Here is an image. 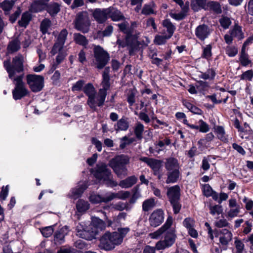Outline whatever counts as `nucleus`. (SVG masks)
I'll use <instances>...</instances> for the list:
<instances>
[{"instance_id": "obj_1", "label": "nucleus", "mask_w": 253, "mask_h": 253, "mask_svg": "<svg viewBox=\"0 0 253 253\" xmlns=\"http://www.w3.org/2000/svg\"><path fill=\"white\" fill-rule=\"evenodd\" d=\"M129 230L128 228H121L113 233H105L100 239V247L106 251L114 249L123 242Z\"/></svg>"}, {"instance_id": "obj_2", "label": "nucleus", "mask_w": 253, "mask_h": 253, "mask_svg": "<svg viewBox=\"0 0 253 253\" xmlns=\"http://www.w3.org/2000/svg\"><path fill=\"white\" fill-rule=\"evenodd\" d=\"M91 226L89 228H91V231H89L87 227L83 228L82 225L77 226V235L82 238L91 240L95 238L99 230H102L105 228V224L103 220L97 217H93L92 218Z\"/></svg>"}, {"instance_id": "obj_3", "label": "nucleus", "mask_w": 253, "mask_h": 253, "mask_svg": "<svg viewBox=\"0 0 253 253\" xmlns=\"http://www.w3.org/2000/svg\"><path fill=\"white\" fill-rule=\"evenodd\" d=\"M91 173L98 182L104 183L110 187H114L118 185L117 182L113 180L110 170L103 163H98L96 167L92 169Z\"/></svg>"}, {"instance_id": "obj_4", "label": "nucleus", "mask_w": 253, "mask_h": 253, "mask_svg": "<svg viewBox=\"0 0 253 253\" xmlns=\"http://www.w3.org/2000/svg\"><path fill=\"white\" fill-rule=\"evenodd\" d=\"M129 162L128 157L125 155H120L111 160L109 165L119 177L123 178L127 175V169L126 165Z\"/></svg>"}, {"instance_id": "obj_5", "label": "nucleus", "mask_w": 253, "mask_h": 253, "mask_svg": "<svg viewBox=\"0 0 253 253\" xmlns=\"http://www.w3.org/2000/svg\"><path fill=\"white\" fill-rule=\"evenodd\" d=\"M176 238L175 231L174 228L170 227L166 231L164 240L158 242L155 248L158 250H161L169 248L174 243Z\"/></svg>"}, {"instance_id": "obj_6", "label": "nucleus", "mask_w": 253, "mask_h": 253, "mask_svg": "<svg viewBox=\"0 0 253 253\" xmlns=\"http://www.w3.org/2000/svg\"><path fill=\"white\" fill-rule=\"evenodd\" d=\"M94 54L95 64L99 69L103 68L109 60V55L101 46H95Z\"/></svg>"}, {"instance_id": "obj_7", "label": "nucleus", "mask_w": 253, "mask_h": 253, "mask_svg": "<svg viewBox=\"0 0 253 253\" xmlns=\"http://www.w3.org/2000/svg\"><path fill=\"white\" fill-rule=\"evenodd\" d=\"M27 83L33 92H39L43 87L44 78L36 75H29L27 77Z\"/></svg>"}, {"instance_id": "obj_8", "label": "nucleus", "mask_w": 253, "mask_h": 253, "mask_svg": "<svg viewBox=\"0 0 253 253\" xmlns=\"http://www.w3.org/2000/svg\"><path fill=\"white\" fill-rule=\"evenodd\" d=\"M89 25V20L86 12H83L78 15L75 22V27L77 30L86 33L88 30Z\"/></svg>"}, {"instance_id": "obj_9", "label": "nucleus", "mask_w": 253, "mask_h": 253, "mask_svg": "<svg viewBox=\"0 0 253 253\" xmlns=\"http://www.w3.org/2000/svg\"><path fill=\"white\" fill-rule=\"evenodd\" d=\"M164 213L161 210L154 211L150 216L149 221L151 226L157 227L159 226L164 221Z\"/></svg>"}, {"instance_id": "obj_10", "label": "nucleus", "mask_w": 253, "mask_h": 253, "mask_svg": "<svg viewBox=\"0 0 253 253\" xmlns=\"http://www.w3.org/2000/svg\"><path fill=\"white\" fill-rule=\"evenodd\" d=\"M88 186V183L86 182H80L77 186L71 189L69 193L68 196L74 200L77 199L81 197L84 191L87 188Z\"/></svg>"}, {"instance_id": "obj_11", "label": "nucleus", "mask_w": 253, "mask_h": 253, "mask_svg": "<svg viewBox=\"0 0 253 253\" xmlns=\"http://www.w3.org/2000/svg\"><path fill=\"white\" fill-rule=\"evenodd\" d=\"M4 67L8 73L9 78L13 82L16 81V76L15 74L16 70V60L15 57H13L12 61L8 59L4 62Z\"/></svg>"}, {"instance_id": "obj_12", "label": "nucleus", "mask_w": 253, "mask_h": 253, "mask_svg": "<svg viewBox=\"0 0 253 253\" xmlns=\"http://www.w3.org/2000/svg\"><path fill=\"white\" fill-rule=\"evenodd\" d=\"M106 94L107 93L105 92L104 89H99L98 93L97 94L96 92L95 95L93 96L94 99L93 104L90 105L89 103H87V104L91 108L93 109H95L97 106H102L105 101Z\"/></svg>"}, {"instance_id": "obj_13", "label": "nucleus", "mask_w": 253, "mask_h": 253, "mask_svg": "<svg viewBox=\"0 0 253 253\" xmlns=\"http://www.w3.org/2000/svg\"><path fill=\"white\" fill-rule=\"evenodd\" d=\"M172 224V219L171 217H169L165 224L158 230L150 233L149 236L151 238L154 239L159 238L164 233L166 232L171 226Z\"/></svg>"}, {"instance_id": "obj_14", "label": "nucleus", "mask_w": 253, "mask_h": 253, "mask_svg": "<svg viewBox=\"0 0 253 253\" xmlns=\"http://www.w3.org/2000/svg\"><path fill=\"white\" fill-rule=\"evenodd\" d=\"M23 76L22 74L17 77V99L21 98L28 93V91L22 81Z\"/></svg>"}, {"instance_id": "obj_15", "label": "nucleus", "mask_w": 253, "mask_h": 253, "mask_svg": "<svg viewBox=\"0 0 253 253\" xmlns=\"http://www.w3.org/2000/svg\"><path fill=\"white\" fill-rule=\"evenodd\" d=\"M130 39L131 37L128 35H127L125 42H122L119 39L117 41V43L119 45V46L122 47L128 46L129 48V53L130 54H132L135 50H137L139 44L138 41L136 40H134L131 43H130L129 42Z\"/></svg>"}, {"instance_id": "obj_16", "label": "nucleus", "mask_w": 253, "mask_h": 253, "mask_svg": "<svg viewBox=\"0 0 253 253\" xmlns=\"http://www.w3.org/2000/svg\"><path fill=\"white\" fill-rule=\"evenodd\" d=\"M140 160L147 163L153 169L155 175L158 174V171L162 167V163L160 161L147 157L142 158Z\"/></svg>"}, {"instance_id": "obj_17", "label": "nucleus", "mask_w": 253, "mask_h": 253, "mask_svg": "<svg viewBox=\"0 0 253 253\" xmlns=\"http://www.w3.org/2000/svg\"><path fill=\"white\" fill-rule=\"evenodd\" d=\"M167 194L170 202L178 201L180 197V188L177 185L170 187L168 189Z\"/></svg>"}, {"instance_id": "obj_18", "label": "nucleus", "mask_w": 253, "mask_h": 253, "mask_svg": "<svg viewBox=\"0 0 253 253\" xmlns=\"http://www.w3.org/2000/svg\"><path fill=\"white\" fill-rule=\"evenodd\" d=\"M110 11V9L108 8L102 10L96 9L93 12V17L98 22L101 23L108 17Z\"/></svg>"}, {"instance_id": "obj_19", "label": "nucleus", "mask_w": 253, "mask_h": 253, "mask_svg": "<svg viewBox=\"0 0 253 253\" xmlns=\"http://www.w3.org/2000/svg\"><path fill=\"white\" fill-rule=\"evenodd\" d=\"M89 201L92 204H98L101 202H107L110 201L109 199V194L107 193L104 197H102L101 195L92 193L90 194L88 197Z\"/></svg>"}, {"instance_id": "obj_20", "label": "nucleus", "mask_w": 253, "mask_h": 253, "mask_svg": "<svg viewBox=\"0 0 253 253\" xmlns=\"http://www.w3.org/2000/svg\"><path fill=\"white\" fill-rule=\"evenodd\" d=\"M210 33L208 27L205 25L199 26L196 29V35L200 40H204Z\"/></svg>"}, {"instance_id": "obj_21", "label": "nucleus", "mask_w": 253, "mask_h": 253, "mask_svg": "<svg viewBox=\"0 0 253 253\" xmlns=\"http://www.w3.org/2000/svg\"><path fill=\"white\" fill-rule=\"evenodd\" d=\"M84 92L88 96L87 103L92 105L93 103V96L95 95L96 90L93 85L91 84H87L84 87Z\"/></svg>"}, {"instance_id": "obj_22", "label": "nucleus", "mask_w": 253, "mask_h": 253, "mask_svg": "<svg viewBox=\"0 0 253 253\" xmlns=\"http://www.w3.org/2000/svg\"><path fill=\"white\" fill-rule=\"evenodd\" d=\"M232 238V234L226 229H223L219 235V242L222 245H227Z\"/></svg>"}, {"instance_id": "obj_23", "label": "nucleus", "mask_w": 253, "mask_h": 253, "mask_svg": "<svg viewBox=\"0 0 253 253\" xmlns=\"http://www.w3.org/2000/svg\"><path fill=\"white\" fill-rule=\"evenodd\" d=\"M202 190L203 194L206 197L211 196L213 200L217 201L218 199V195L217 193L212 190L210 185L208 184L204 185L202 187Z\"/></svg>"}, {"instance_id": "obj_24", "label": "nucleus", "mask_w": 253, "mask_h": 253, "mask_svg": "<svg viewBox=\"0 0 253 253\" xmlns=\"http://www.w3.org/2000/svg\"><path fill=\"white\" fill-rule=\"evenodd\" d=\"M165 167L168 171L174 170L175 169L178 170L179 169V166L177 160L172 158H170L167 160Z\"/></svg>"}, {"instance_id": "obj_25", "label": "nucleus", "mask_w": 253, "mask_h": 253, "mask_svg": "<svg viewBox=\"0 0 253 253\" xmlns=\"http://www.w3.org/2000/svg\"><path fill=\"white\" fill-rule=\"evenodd\" d=\"M90 208V205L87 201L83 199L79 200L76 203L77 211L81 213H84Z\"/></svg>"}, {"instance_id": "obj_26", "label": "nucleus", "mask_w": 253, "mask_h": 253, "mask_svg": "<svg viewBox=\"0 0 253 253\" xmlns=\"http://www.w3.org/2000/svg\"><path fill=\"white\" fill-rule=\"evenodd\" d=\"M179 175L180 172L179 169L168 171L166 183L169 184L176 182L179 178Z\"/></svg>"}, {"instance_id": "obj_27", "label": "nucleus", "mask_w": 253, "mask_h": 253, "mask_svg": "<svg viewBox=\"0 0 253 253\" xmlns=\"http://www.w3.org/2000/svg\"><path fill=\"white\" fill-rule=\"evenodd\" d=\"M49 0H41V1H35L31 5V10L34 12H37L44 9L46 6V3Z\"/></svg>"}, {"instance_id": "obj_28", "label": "nucleus", "mask_w": 253, "mask_h": 253, "mask_svg": "<svg viewBox=\"0 0 253 253\" xmlns=\"http://www.w3.org/2000/svg\"><path fill=\"white\" fill-rule=\"evenodd\" d=\"M136 181L137 178L134 176H131L125 180L121 181L119 185L123 188H127L131 187Z\"/></svg>"}, {"instance_id": "obj_29", "label": "nucleus", "mask_w": 253, "mask_h": 253, "mask_svg": "<svg viewBox=\"0 0 253 253\" xmlns=\"http://www.w3.org/2000/svg\"><path fill=\"white\" fill-rule=\"evenodd\" d=\"M109 199L110 201L114 199H119L125 200L130 196V193L128 191H121L118 193H109Z\"/></svg>"}, {"instance_id": "obj_30", "label": "nucleus", "mask_w": 253, "mask_h": 253, "mask_svg": "<svg viewBox=\"0 0 253 253\" xmlns=\"http://www.w3.org/2000/svg\"><path fill=\"white\" fill-rule=\"evenodd\" d=\"M68 228L67 226L62 228L59 231L57 232L54 235V241L56 243L61 244L64 241L65 235L67 234Z\"/></svg>"}, {"instance_id": "obj_31", "label": "nucleus", "mask_w": 253, "mask_h": 253, "mask_svg": "<svg viewBox=\"0 0 253 253\" xmlns=\"http://www.w3.org/2000/svg\"><path fill=\"white\" fill-rule=\"evenodd\" d=\"M239 61L241 64L243 66L246 67L249 65L252 66V61L249 59V55L244 49H242L241 50L239 57Z\"/></svg>"}, {"instance_id": "obj_32", "label": "nucleus", "mask_w": 253, "mask_h": 253, "mask_svg": "<svg viewBox=\"0 0 253 253\" xmlns=\"http://www.w3.org/2000/svg\"><path fill=\"white\" fill-rule=\"evenodd\" d=\"M108 9H110L109 14H108V17H110L113 21H119L124 18V16L121 14L120 11L113 7H109Z\"/></svg>"}, {"instance_id": "obj_33", "label": "nucleus", "mask_w": 253, "mask_h": 253, "mask_svg": "<svg viewBox=\"0 0 253 253\" xmlns=\"http://www.w3.org/2000/svg\"><path fill=\"white\" fill-rule=\"evenodd\" d=\"M116 131L126 130L128 127V123L126 118L121 119L114 126Z\"/></svg>"}, {"instance_id": "obj_34", "label": "nucleus", "mask_w": 253, "mask_h": 253, "mask_svg": "<svg viewBox=\"0 0 253 253\" xmlns=\"http://www.w3.org/2000/svg\"><path fill=\"white\" fill-rule=\"evenodd\" d=\"M31 18V16L29 12H26L24 13L21 20L18 22L19 26L26 28L30 22Z\"/></svg>"}, {"instance_id": "obj_35", "label": "nucleus", "mask_w": 253, "mask_h": 253, "mask_svg": "<svg viewBox=\"0 0 253 253\" xmlns=\"http://www.w3.org/2000/svg\"><path fill=\"white\" fill-rule=\"evenodd\" d=\"M163 25L167 29L169 37H171L175 30L174 26L172 25L171 22L168 19L165 20L163 21Z\"/></svg>"}, {"instance_id": "obj_36", "label": "nucleus", "mask_w": 253, "mask_h": 253, "mask_svg": "<svg viewBox=\"0 0 253 253\" xmlns=\"http://www.w3.org/2000/svg\"><path fill=\"white\" fill-rule=\"evenodd\" d=\"M230 32L232 37L234 38H237L239 40L242 39L244 37L241 27L238 25H236Z\"/></svg>"}, {"instance_id": "obj_37", "label": "nucleus", "mask_w": 253, "mask_h": 253, "mask_svg": "<svg viewBox=\"0 0 253 253\" xmlns=\"http://www.w3.org/2000/svg\"><path fill=\"white\" fill-rule=\"evenodd\" d=\"M102 88L100 89H104L106 93V91L109 89L110 87L109 84V76L108 75V72L105 71L103 74V80L102 82Z\"/></svg>"}, {"instance_id": "obj_38", "label": "nucleus", "mask_w": 253, "mask_h": 253, "mask_svg": "<svg viewBox=\"0 0 253 253\" xmlns=\"http://www.w3.org/2000/svg\"><path fill=\"white\" fill-rule=\"evenodd\" d=\"M183 105L193 114L197 115H201L202 114V111L200 109L194 106L190 102L185 101L183 103Z\"/></svg>"}, {"instance_id": "obj_39", "label": "nucleus", "mask_w": 253, "mask_h": 253, "mask_svg": "<svg viewBox=\"0 0 253 253\" xmlns=\"http://www.w3.org/2000/svg\"><path fill=\"white\" fill-rule=\"evenodd\" d=\"M206 0H192L191 6L195 11H198L200 8H206Z\"/></svg>"}, {"instance_id": "obj_40", "label": "nucleus", "mask_w": 253, "mask_h": 253, "mask_svg": "<svg viewBox=\"0 0 253 253\" xmlns=\"http://www.w3.org/2000/svg\"><path fill=\"white\" fill-rule=\"evenodd\" d=\"M216 132L218 138L224 142H228V139L225 135V131L223 128L221 126H217L216 128Z\"/></svg>"}, {"instance_id": "obj_41", "label": "nucleus", "mask_w": 253, "mask_h": 253, "mask_svg": "<svg viewBox=\"0 0 253 253\" xmlns=\"http://www.w3.org/2000/svg\"><path fill=\"white\" fill-rule=\"evenodd\" d=\"M74 38L76 42L80 45L85 46L87 43V40L85 37L80 34H75L74 35Z\"/></svg>"}, {"instance_id": "obj_42", "label": "nucleus", "mask_w": 253, "mask_h": 253, "mask_svg": "<svg viewBox=\"0 0 253 253\" xmlns=\"http://www.w3.org/2000/svg\"><path fill=\"white\" fill-rule=\"evenodd\" d=\"M155 205L154 200L152 198L147 199L144 201L142 205L144 211H148L154 207Z\"/></svg>"}, {"instance_id": "obj_43", "label": "nucleus", "mask_w": 253, "mask_h": 253, "mask_svg": "<svg viewBox=\"0 0 253 253\" xmlns=\"http://www.w3.org/2000/svg\"><path fill=\"white\" fill-rule=\"evenodd\" d=\"M171 37H169L168 35H156L155 39H154V42L156 44H157L158 45H162L165 44L167 40L170 38Z\"/></svg>"}, {"instance_id": "obj_44", "label": "nucleus", "mask_w": 253, "mask_h": 253, "mask_svg": "<svg viewBox=\"0 0 253 253\" xmlns=\"http://www.w3.org/2000/svg\"><path fill=\"white\" fill-rule=\"evenodd\" d=\"M14 4V0H4L1 4V7L6 14H8Z\"/></svg>"}, {"instance_id": "obj_45", "label": "nucleus", "mask_w": 253, "mask_h": 253, "mask_svg": "<svg viewBox=\"0 0 253 253\" xmlns=\"http://www.w3.org/2000/svg\"><path fill=\"white\" fill-rule=\"evenodd\" d=\"M51 26V22L49 20L45 19H44L41 25V30L42 33L45 34L48 32Z\"/></svg>"}, {"instance_id": "obj_46", "label": "nucleus", "mask_w": 253, "mask_h": 253, "mask_svg": "<svg viewBox=\"0 0 253 253\" xmlns=\"http://www.w3.org/2000/svg\"><path fill=\"white\" fill-rule=\"evenodd\" d=\"M134 130L136 137L138 138H141L142 137V134L144 130L143 125L139 122L137 123L135 127Z\"/></svg>"}, {"instance_id": "obj_47", "label": "nucleus", "mask_w": 253, "mask_h": 253, "mask_svg": "<svg viewBox=\"0 0 253 253\" xmlns=\"http://www.w3.org/2000/svg\"><path fill=\"white\" fill-rule=\"evenodd\" d=\"M210 213L212 215H219L222 211V206L220 205L211 206L210 207Z\"/></svg>"}, {"instance_id": "obj_48", "label": "nucleus", "mask_w": 253, "mask_h": 253, "mask_svg": "<svg viewBox=\"0 0 253 253\" xmlns=\"http://www.w3.org/2000/svg\"><path fill=\"white\" fill-rule=\"evenodd\" d=\"M47 10L51 15L56 14L60 10L59 5L57 3L50 4L48 6Z\"/></svg>"}, {"instance_id": "obj_49", "label": "nucleus", "mask_w": 253, "mask_h": 253, "mask_svg": "<svg viewBox=\"0 0 253 253\" xmlns=\"http://www.w3.org/2000/svg\"><path fill=\"white\" fill-rule=\"evenodd\" d=\"M199 130L202 132H207L210 130L209 126L203 120H200L199 121Z\"/></svg>"}, {"instance_id": "obj_50", "label": "nucleus", "mask_w": 253, "mask_h": 253, "mask_svg": "<svg viewBox=\"0 0 253 253\" xmlns=\"http://www.w3.org/2000/svg\"><path fill=\"white\" fill-rule=\"evenodd\" d=\"M240 211V207L231 208L227 212V216L233 218L238 216Z\"/></svg>"}, {"instance_id": "obj_51", "label": "nucleus", "mask_w": 253, "mask_h": 253, "mask_svg": "<svg viewBox=\"0 0 253 253\" xmlns=\"http://www.w3.org/2000/svg\"><path fill=\"white\" fill-rule=\"evenodd\" d=\"M41 232L44 237L47 238L52 235L53 229L52 226L46 227L41 229Z\"/></svg>"}, {"instance_id": "obj_52", "label": "nucleus", "mask_w": 253, "mask_h": 253, "mask_svg": "<svg viewBox=\"0 0 253 253\" xmlns=\"http://www.w3.org/2000/svg\"><path fill=\"white\" fill-rule=\"evenodd\" d=\"M253 78V71L252 70L244 72L240 77L241 80L251 81Z\"/></svg>"}, {"instance_id": "obj_53", "label": "nucleus", "mask_w": 253, "mask_h": 253, "mask_svg": "<svg viewBox=\"0 0 253 253\" xmlns=\"http://www.w3.org/2000/svg\"><path fill=\"white\" fill-rule=\"evenodd\" d=\"M208 7L217 13L221 12L220 6L218 2L214 1L209 2L208 3Z\"/></svg>"}, {"instance_id": "obj_54", "label": "nucleus", "mask_w": 253, "mask_h": 253, "mask_svg": "<svg viewBox=\"0 0 253 253\" xmlns=\"http://www.w3.org/2000/svg\"><path fill=\"white\" fill-rule=\"evenodd\" d=\"M215 75V72L211 69L208 70L206 73H202L201 75V77L205 80L212 79H213Z\"/></svg>"}, {"instance_id": "obj_55", "label": "nucleus", "mask_w": 253, "mask_h": 253, "mask_svg": "<svg viewBox=\"0 0 253 253\" xmlns=\"http://www.w3.org/2000/svg\"><path fill=\"white\" fill-rule=\"evenodd\" d=\"M235 246L236 249V253H243L245 246L241 240L236 239L235 241Z\"/></svg>"}, {"instance_id": "obj_56", "label": "nucleus", "mask_w": 253, "mask_h": 253, "mask_svg": "<svg viewBox=\"0 0 253 253\" xmlns=\"http://www.w3.org/2000/svg\"><path fill=\"white\" fill-rule=\"evenodd\" d=\"M63 45V44H61V43L57 41L51 51V53L54 55L58 52H61V50L62 49Z\"/></svg>"}, {"instance_id": "obj_57", "label": "nucleus", "mask_w": 253, "mask_h": 253, "mask_svg": "<svg viewBox=\"0 0 253 253\" xmlns=\"http://www.w3.org/2000/svg\"><path fill=\"white\" fill-rule=\"evenodd\" d=\"M183 225L187 230L194 227L195 221L191 218H185L183 222Z\"/></svg>"}, {"instance_id": "obj_58", "label": "nucleus", "mask_w": 253, "mask_h": 253, "mask_svg": "<svg viewBox=\"0 0 253 253\" xmlns=\"http://www.w3.org/2000/svg\"><path fill=\"white\" fill-rule=\"evenodd\" d=\"M23 61L24 57L22 56L18 55L17 56V72H20L23 71Z\"/></svg>"}, {"instance_id": "obj_59", "label": "nucleus", "mask_w": 253, "mask_h": 253, "mask_svg": "<svg viewBox=\"0 0 253 253\" xmlns=\"http://www.w3.org/2000/svg\"><path fill=\"white\" fill-rule=\"evenodd\" d=\"M67 34L68 32L66 30L64 29L62 30L58 36L57 42L64 44Z\"/></svg>"}, {"instance_id": "obj_60", "label": "nucleus", "mask_w": 253, "mask_h": 253, "mask_svg": "<svg viewBox=\"0 0 253 253\" xmlns=\"http://www.w3.org/2000/svg\"><path fill=\"white\" fill-rule=\"evenodd\" d=\"M227 54L230 57L235 56L238 53L237 48L234 46H228L226 49Z\"/></svg>"}, {"instance_id": "obj_61", "label": "nucleus", "mask_w": 253, "mask_h": 253, "mask_svg": "<svg viewBox=\"0 0 253 253\" xmlns=\"http://www.w3.org/2000/svg\"><path fill=\"white\" fill-rule=\"evenodd\" d=\"M220 23L223 28L227 29L231 24V21L229 18L223 17L220 20Z\"/></svg>"}, {"instance_id": "obj_62", "label": "nucleus", "mask_w": 253, "mask_h": 253, "mask_svg": "<svg viewBox=\"0 0 253 253\" xmlns=\"http://www.w3.org/2000/svg\"><path fill=\"white\" fill-rule=\"evenodd\" d=\"M211 47L210 45H207L203 50V57L209 59L211 55Z\"/></svg>"}, {"instance_id": "obj_63", "label": "nucleus", "mask_w": 253, "mask_h": 253, "mask_svg": "<svg viewBox=\"0 0 253 253\" xmlns=\"http://www.w3.org/2000/svg\"><path fill=\"white\" fill-rule=\"evenodd\" d=\"M84 84V82L82 80H80L76 82L72 86V90L79 91L82 89Z\"/></svg>"}, {"instance_id": "obj_64", "label": "nucleus", "mask_w": 253, "mask_h": 253, "mask_svg": "<svg viewBox=\"0 0 253 253\" xmlns=\"http://www.w3.org/2000/svg\"><path fill=\"white\" fill-rule=\"evenodd\" d=\"M57 253H77V251L71 248L63 247L58 251Z\"/></svg>"}]
</instances>
